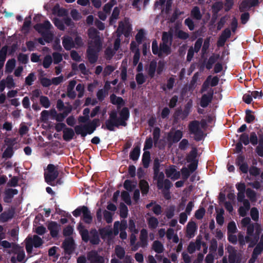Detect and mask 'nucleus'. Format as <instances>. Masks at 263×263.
<instances>
[{
    "label": "nucleus",
    "instance_id": "1",
    "mask_svg": "<svg viewBox=\"0 0 263 263\" xmlns=\"http://www.w3.org/2000/svg\"><path fill=\"white\" fill-rule=\"evenodd\" d=\"M160 161L158 158H156L153 162V171L154 180H157V186L159 190H161L164 187L165 190H168L172 186V183L168 179H164V174L162 172H160Z\"/></svg>",
    "mask_w": 263,
    "mask_h": 263
},
{
    "label": "nucleus",
    "instance_id": "2",
    "mask_svg": "<svg viewBox=\"0 0 263 263\" xmlns=\"http://www.w3.org/2000/svg\"><path fill=\"white\" fill-rule=\"evenodd\" d=\"M78 229L83 241L88 242L89 241L90 243L93 245H98L100 243L99 234L95 228L91 229L89 232L87 229H84V227L81 224H80Z\"/></svg>",
    "mask_w": 263,
    "mask_h": 263
},
{
    "label": "nucleus",
    "instance_id": "3",
    "mask_svg": "<svg viewBox=\"0 0 263 263\" xmlns=\"http://www.w3.org/2000/svg\"><path fill=\"white\" fill-rule=\"evenodd\" d=\"M171 45L170 44L160 43L159 47L156 39L152 41V50L153 53L157 55L159 58L163 56V54L168 55L172 52Z\"/></svg>",
    "mask_w": 263,
    "mask_h": 263
},
{
    "label": "nucleus",
    "instance_id": "4",
    "mask_svg": "<svg viewBox=\"0 0 263 263\" xmlns=\"http://www.w3.org/2000/svg\"><path fill=\"white\" fill-rule=\"evenodd\" d=\"M43 243V239L37 235H34L33 237H27L26 239L25 244V248L27 253H32L33 247L40 248Z\"/></svg>",
    "mask_w": 263,
    "mask_h": 263
},
{
    "label": "nucleus",
    "instance_id": "5",
    "mask_svg": "<svg viewBox=\"0 0 263 263\" xmlns=\"http://www.w3.org/2000/svg\"><path fill=\"white\" fill-rule=\"evenodd\" d=\"M47 172L44 173L45 181L48 184L54 186V181L59 175L58 168L54 165L49 164L47 165Z\"/></svg>",
    "mask_w": 263,
    "mask_h": 263
},
{
    "label": "nucleus",
    "instance_id": "6",
    "mask_svg": "<svg viewBox=\"0 0 263 263\" xmlns=\"http://www.w3.org/2000/svg\"><path fill=\"white\" fill-rule=\"evenodd\" d=\"M83 214L82 219L86 223L89 224L92 221V217L91 213L87 206L83 205L78 206L72 212L73 215L78 217Z\"/></svg>",
    "mask_w": 263,
    "mask_h": 263
},
{
    "label": "nucleus",
    "instance_id": "7",
    "mask_svg": "<svg viewBox=\"0 0 263 263\" xmlns=\"http://www.w3.org/2000/svg\"><path fill=\"white\" fill-rule=\"evenodd\" d=\"M189 129L191 134L194 135V139L200 141L203 139V132L200 128L198 121H191L189 125Z\"/></svg>",
    "mask_w": 263,
    "mask_h": 263
},
{
    "label": "nucleus",
    "instance_id": "8",
    "mask_svg": "<svg viewBox=\"0 0 263 263\" xmlns=\"http://www.w3.org/2000/svg\"><path fill=\"white\" fill-rule=\"evenodd\" d=\"M132 30L131 26L128 24H124L123 22L120 21L119 23L118 27L117 29V38L120 39L121 36L124 34L125 37H128L130 34Z\"/></svg>",
    "mask_w": 263,
    "mask_h": 263
},
{
    "label": "nucleus",
    "instance_id": "9",
    "mask_svg": "<svg viewBox=\"0 0 263 263\" xmlns=\"http://www.w3.org/2000/svg\"><path fill=\"white\" fill-rule=\"evenodd\" d=\"M74 242L72 237L66 238L62 243L65 255H70L74 250Z\"/></svg>",
    "mask_w": 263,
    "mask_h": 263
},
{
    "label": "nucleus",
    "instance_id": "10",
    "mask_svg": "<svg viewBox=\"0 0 263 263\" xmlns=\"http://www.w3.org/2000/svg\"><path fill=\"white\" fill-rule=\"evenodd\" d=\"M87 258L90 263H104V258L100 255L96 250H93L87 254Z\"/></svg>",
    "mask_w": 263,
    "mask_h": 263
},
{
    "label": "nucleus",
    "instance_id": "11",
    "mask_svg": "<svg viewBox=\"0 0 263 263\" xmlns=\"http://www.w3.org/2000/svg\"><path fill=\"white\" fill-rule=\"evenodd\" d=\"M183 137V133L181 130L178 129L174 133H168L167 140L171 145L173 143H178Z\"/></svg>",
    "mask_w": 263,
    "mask_h": 263
},
{
    "label": "nucleus",
    "instance_id": "12",
    "mask_svg": "<svg viewBox=\"0 0 263 263\" xmlns=\"http://www.w3.org/2000/svg\"><path fill=\"white\" fill-rule=\"evenodd\" d=\"M47 228L50 231L51 236L53 238H57L58 236L59 232L61 229V226L57 223V222L51 221L48 225Z\"/></svg>",
    "mask_w": 263,
    "mask_h": 263
},
{
    "label": "nucleus",
    "instance_id": "13",
    "mask_svg": "<svg viewBox=\"0 0 263 263\" xmlns=\"http://www.w3.org/2000/svg\"><path fill=\"white\" fill-rule=\"evenodd\" d=\"M99 50H96L94 47H88L86 50L87 58L90 64L95 63L98 59Z\"/></svg>",
    "mask_w": 263,
    "mask_h": 263
},
{
    "label": "nucleus",
    "instance_id": "14",
    "mask_svg": "<svg viewBox=\"0 0 263 263\" xmlns=\"http://www.w3.org/2000/svg\"><path fill=\"white\" fill-rule=\"evenodd\" d=\"M130 116L129 110L127 107H124L119 112V121H121V124L122 126H126L127 125L126 121L128 120Z\"/></svg>",
    "mask_w": 263,
    "mask_h": 263
},
{
    "label": "nucleus",
    "instance_id": "15",
    "mask_svg": "<svg viewBox=\"0 0 263 263\" xmlns=\"http://www.w3.org/2000/svg\"><path fill=\"white\" fill-rule=\"evenodd\" d=\"M213 95L214 92L212 90H211L206 94L203 95L200 102V106L203 108L206 107L212 102Z\"/></svg>",
    "mask_w": 263,
    "mask_h": 263
},
{
    "label": "nucleus",
    "instance_id": "16",
    "mask_svg": "<svg viewBox=\"0 0 263 263\" xmlns=\"http://www.w3.org/2000/svg\"><path fill=\"white\" fill-rule=\"evenodd\" d=\"M51 24L48 20L44 21L43 23H39L36 24L34 29L41 34L47 30H49L51 28Z\"/></svg>",
    "mask_w": 263,
    "mask_h": 263
},
{
    "label": "nucleus",
    "instance_id": "17",
    "mask_svg": "<svg viewBox=\"0 0 263 263\" xmlns=\"http://www.w3.org/2000/svg\"><path fill=\"white\" fill-rule=\"evenodd\" d=\"M62 44L66 50H70L71 48L76 47L73 40L71 36H66L62 39Z\"/></svg>",
    "mask_w": 263,
    "mask_h": 263
},
{
    "label": "nucleus",
    "instance_id": "18",
    "mask_svg": "<svg viewBox=\"0 0 263 263\" xmlns=\"http://www.w3.org/2000/svg\"><path fill=\"white\" fill-rule=\"evenodd\" d=\"M197 226L194 221L189 222L186 226V235L189 238H192L197 231Z\"/></svg>",
    "mask_w": 263,
    "mask_h": 263
},
{
    "label": "nucleus",
    "instance_id": "19",
    "mask_svg": "<svg viewBox=\"0 0 263 263\" xmlns=\"http://www.w3.org/2000/svg\"><path fill=\"white\" fill-rule=\"evenodd\" d=\"M110 101L111 104L117 105V109H119L121 106L125 104V101L121 97H117L114 93L110 96Z\"/></svg>",
    "mask_w": 263,
    "mask_h": 263
},
{
    "label": "nucleus",
    "instance_id": "20",
    "mask_svg": "<svg viewBox=\"0 0 263 263\" xmlns=\"http://www.w3.org/2000/svg\"><path fill=\"white\" fill-rule=\"evenodd\" d=\"M88 35L90 38L95 39L93 41L95 45L100 48L102 44L100 37L98 35L97 30L96 29H93L92 30L89 29Z\"/></svg>",
    "mask_w": 263,
    "mask_h": 263
},
{
    "label": "nucleus",
    "instance_id": "21",
    "mask_svg": "<svg viewBox=\"0 0 263 263\" xmlns=\"http://www.w3.org/2000/svg\"><path fill=\"white\" fill-rule=\"evenodd\" d=\"M140 247L145 248L148 244V232L145 229H142L140 231Z\"/></svg>",
    "mask_w": 263,
    "mask_h": 263
},
{
    "label": "nucleus",
    "instance_id": "22",
    "mask_svg": "<svg viewBox=\"0 0 263 263\" xmlns=\"http://www.w3.org/2000/svg\"><path fill=\"white\" fill-rule=\"evenodd\" d=\"M14 214L13 210H9L7 212H4L0 214V222H6L12 219Z\"/></svg>",
    "mask_w": 263,
    "mask_h": 263
},
{
    "label": "nucleus",
    "instance_id": "23",
    "mask_svg": "<svg viewBox=\"0 0 263 263\" xmlns=\"http://www.w3.org/2000/svg\"><path fill=\"white\" fill-rule=\"evenodd\" d=\"M18 194V191L16 189H8L5 191V197L4 198L5 202H9L14 195Z\"/></svg>",
    "mask_w": 263,
    "mask_h": 263
},
{
    "label": "nucleus",
    "instance_id": "24",
    "mask_svg": "<svg viewBox=\"0 0 263 263\" xmlns=\"http://www.w3.org/2000/svg\"><path fill=\"white\" fill-rule=\"evenodd\" d=\"M157 63L156 60H153L149 64L147 68V73L149 77L153 78L155 76L156 71H157Z\"/></svg>",
    "mask_w": 263,
    "mask_h": 263
},
{
    "label": "nucleus",
    "instance_id": "25",
    "mask_svg": "<svg viewBox=\"0 0 263 263\" xmlns=\"http://www.w3.org/2000/svg\"><path fill=\"white\" fill-rule=\"evenodd\" d=\"M173 40V32L169 31L168 32L164 31L162 35V43L170 44L172 45Z\"/></svg>",
    "mask_w": 263,
    "mask_h": 263
},
{
    "label": "nucleus",
    "instance_id": "26",
    "mask_svg": "<svg viewBox=\"0 0 263 263\" xmlns=\"http://www.w3.org/2000/svg\"><path fill=\"white\" fill-rule=\"evenodd\" d=\"M74 136V132L71 128L67 127L63 130V138L66 141H69L73 139Z\"/></svg>",
    "mask_w": 263,
    "mask_h": 263
},
{
    "label": "nucleus",
    "instance_id": "27",
    "mask_svg": "<svg viewBox=\"0 0 263 263\" xmlns=\"http://www.w3.org/2000/svg\"><path fill=\"white\" fill-rule=\"evenodd\" d=\"M152 249L158 254L162 253L164 250L163 245L159 240H155L153 242Z\"/></svg>",
    "mask_w": 263,
    "mask_h": 263
},
{
    "label": "nucleus",
    "instance_id": "28",
    "mask_svg": "<svg viewBox=\"0 0 263 263\" xmlns=\"http://www.w3.org/2000/svg\"><path fill=\"white\" fill-rule=\"evenodd\" d=\"M151 161V154L149 151H144L142 158V163L143 167L147 168L149 165Z\"/></svg>",
    "mask_w": 263,
    "mask_h": 263
},
{
    "label": "nucleus",
    "instance_id": "29",
    "mask_svg": "<svg viewBox=\"0 0 263 263\" xmlns=\"http://www.w3.org/2000/svg\"><path fill=\"white\" fill-rule=\"evenodd\" d=\"M99 234L103 239H105L107 237H110L112 234L111 229L107 228H102L99 229Z\"/></svg>",
    "mask_w": 263,
    "mask_h": 263
},
{
    "label": "nucleus",
    "instance_id": "30",
    "mask_svg": "<svg viewBox=\"0 0 263 263\" xmlns=\"http://www.w3.org/2000/svg\"><path fill=\"white\" fill-rule=\"evenodd\" d=\"M139 187L143 195H146L149 191V185L145 180H141L139 182Z\"/></svg>",
    "mask_w": 263,
    "mask_h": 263
},
{
    "label": "nucleus",
    "instance_id": "31",
    "mask_svg": "<svg viewBox=\"0 0 263 263\" xmlns=\"http://www.w3.org/2000/svg\"><path fill=\"white\" fill-rule=\"evenodd\" d=\"M140 148L139 146H135L130 152L129 158L133 161H137L140 156Z\"/></svg>",
    "mask_w": 263,
    "mask_h": 263
},
{
    "label": "nucleus",
    "instance_id": "32",
    "mask_svg": "<svg viewBox=\"0 0 263 263\" xmlns=\"http://www.w3.org/2000/svg\"><path fill=\"white\" fill-rule=\"evenodd\" d=\"M16 61L14 59H11L8 60L5 66V71L6 72L11 73L15 67Z\"/></svg>",
    "mask_w": 263,
    "mask_h": 263
},
{
    "label": "nucleus",
    "instance_id": "33",
    "mask_svg": "<svg viewBox=\"0 0 263 263\" xmlns=\"http://www.w3.org/2000/svg\"><path fill=\"white\" fill-rule=\"evenodd\" d=\"M114 120L109 119L106 120L105 123V125L103 124L102 125V128L107 129L109 131H115V125H116V124H114Z\"/></svg>",
    "mask_w": 263,
    "mask_h": 263
},
{
    "label": "nucleus",
    "instance_id": "34",
    "mask_svg": "<svg viewBox=\"0 0 263 263\" xmlns=\"http://www.w3.org/2000/svg\"><path fill=\"white\" fill-rule=\"evenodd\" d=\"M191 14L194 18L197 20H200L202 18V14L198 6H195L193 8L191 12Z\"/></svg>",
    "mask_w": 263,
    "mask_h": 263
},
{
    "label": "nucleus",
    "instance_id": "35",
    "mask_svg": "<svg viewBox=\"0 0 263 263\" xmlns=\"http://www.w3.org/2000/svg\"><path fill=\"white\" fill-rule=\"evenodd\" d=\"M256 152L259 156L263 157V135L259 136V144L256 148Z\"/></svg>",
    "mask_w": 263,
    "mask_h": 263
},
{
    "label": "nucleus",
    "instance_id": "36",
    "mask_svg": "<svg viewBox=\"0 0 263 263\" xmlns=\"http://www.w3.org/2000/svg\"><path fill=\"white\" fill-rule=\"evenodd\" d=\"M147 223L150 229H155L158 227L159 221L156 217L152 216L147 219Z\"/></svg>",
    "mask_w": 263,
    "mask_h": 263
},
{
    "label": "nucleus",
    "instance_id": "37",
    "mask_svg": "<svg viewBox=\"0 0 263 263\" xmlns=\"http://www.w3.org/2000/svg\"><path fill=\"white\" fill-rule=\"evenodd\" d=\"M136 182H134L130 180H125L123 186L124 188L128 192H132L136 187Z\"/></svg>",
    "mask_w": 263,
    "mask_h": 263
},
{
    "label": "nucleus",
    "instance_id": "38",
    "mask_svg": "<svg viewBox=\"0 0 263 263\" xmlns=\"http://www.w3.org/2000/svg\"><path fill=\"white\" fill-rule=\"evenodd\" d=\"M119 210L120 216L123 218H126L128 215V211L127 206L124 203L122 202L120 204Z\"/></svg>",
    "mask_w": 263,
    "mask_h": 263
},
{
    "label": "nucleus",
    "instance_id": "39",
    "mask_svg": "<svg viewBox=\"0 0 263 263\" xmlns=\"http://www.w3.org/2000/svg\"><path fill=\"white\" fill-rule=\"evenodd\" d=\"M197 156V151L196 148H194L192 149L186 157V160L187 162L198 161V160L196 159Z\"/></svg>",
    "mask_w": 263,
    "mask_h": 263
},
{
    "label": "nucleus",
    "instance_id": "40",
    "mask_svg": "<svg viewBox=\"0 0 263 263\" xmlns=\"http://www.w3.org/2000/svg\"><path fill=\"white\" fill-rule=\"evenodd\" d=\"M175 83V80L173 77H170L167 80L166 85L161 87L162 90L164 91H166V89L171 90L174 87Z\"/></svg>",
    "mask_w": 263,
    "mask_h": 263
},
{
    "label": "nucleus",
    "instance_id": "41",
    "mask_svg": "<svg viewBox=\"0 0 263 263\" xmlns=\"http://www.w3.org/2000/svg\"><path fill=\"white\" fill-rule=\"evenodd\" d=\"M8 46L5 45L0 50V62L5 63L8 53Z\"/></svg>",
    "mask_w": 263,
    "mask_h": 263
},
{
    "label": "nucleus",
    "instance_id": "42",
    "mask_svg": "<svg viewBox=\"0 0 263 263\" xmlns=\"http://www.w3.org/2000/svg\"><path fill=\"white\" fill-rule=\"evenodd\" d=\"M252 111L250 109H247L246 110L245 121L248 123L253 122L255 119V117L253 115H252Z\"/></svg>",
    "mask_w": 263,
    "mask_h": 263
},
{
    "label": "nucleus",
    "instance_id": "43",
    "mask_svg": "<svg viewBox=\"0 0 263 263\" xmlns=\"http://www.w3.org/2000/svg\"><path fill=\"white\" fill-rule=\"evenodd\" d=\"M115 253L119 259H123L125 256V252L124 248L120 246H117L115 248Z\"/></svg>",
    "mask_w": 263,
    "mask_h": 263
},
{
    "label": "nucleus",
    "instance_id": "44",
    "mask_svg": "<svg viewBox=\"0 0 263 263\" xmlns=\"http://www.w3.org/2000/svg\"><path fill=\"white\" fill-rule=\"evenodd\" d=\"M40 104L45 108H48L50 106V102L46 96H41L40 98Z\"/></svg>",
    "mask_w": 263,
    "mask_h": 263
},
{
    "label": "nucleus",
    "instance_id": "45",
    "mask_svg": "<svg viewBox=\"0 0 263 263\" xmlns=\"http://www.w3.org/2000/svg\"><path fill=\"white\" fill-rule=\"evenodd\" d=\"M263 251V245L258 243L254 249L252 255L258 257Z\"/></svg>",
    "mask_w": 263,
    "mask_h": 263
},
{
    "label": "nucleus",
    "instance_id": "46",
    "mask_svg": "<svg viewBox=\"0 0 263 263\" xmlns=\"http://www.w3.org/2000/svg\"><path fill=\"white\" fill-rule=\"evenodd\" d=\"M122 199L128 205H131L132 201L129 194L128 192L123 191L121 192Z\"/></svg>",
    "mask_w": 263,
    "mask_h": 263
},
{
    "label": "nucleus",
    "instance_id": "47",
    "mask_svg": "<svg viewBox=\"0 0 263 263\" xmlns=\"http://www.w3.org/2000/svg\"><path fill=\"white\" fill-rule=\"evenodd\" d=\"M120 14V9L118 7H116L114 8L111 15L109 18L110 24H111L115 20L118 18Z\"/></svg>",
    "mask_w": 263,
    "mask_h": 263
},
{
    "label": "nucleus",
    "instance_id": "48",
    "mask_svg": "<svg viewBox=\"0 0 263 263\" xmlns=\"http://www.w3.org/2000/svg\"><path fill=\"white\" fill-rule=\"evenodd\" d=\"M54 25L60 30L64 31L65 27L64 24L63 20H61L58 18H55L53 21Z\"/></svg>",
    "mask_w": 263,
    "mask_h": 263
},
{
    "label": "nucleus",
    "instance_id": "49",
    "mask_svg": "<svg viewBox=\"0 0 263 263\" xmlns=\"http://www.w3.org/2000/svg\"><path fill=\"white\" fill-rule=\"evenodd\" d=\"M191 106L189 105V103H187L184 106L183 110H182L181 119L182 120H185L189 116L190 112Z\"/></svg>",
    "mask_w": 263,
    "mask_h": 263
},
{
    "label": "nucleus",
    "instance_id": "50",
    "mask_svg": "<svg viewBox=\"0 0 263 263\" xmlns=\"http://www.w3.org/2000/svg\"><path fill=\"white\" fill-rule=\"evenodd\" d=\"M13 154V147L12 145L8 146L4 151L3 154V158H10Z\"/></svg>",
    "mask_w": 263,
    "mask_h": 263
},
{
    "label": "nucleus",
    "instance_id": "51",
    "mask_svg": "<svg viewBox=\"0 0 263 263\" xmlns=\"http://www.w3.org/2000/svg\"><path fill=\"white\" fill-rule=\"evenodd\" d=\"M251 7H250L249 1L248 0H243L239 5V9L240 12H242Z\"/></svg>",
    "mask_w": 263,
    "mask_h": 263
},
{
    "label": "nucleus",
    "instance_id": "52",
    "mask_svg": "<svg viewBox=\"0 0 263 263\" xmlns=\"http://www.w3.org/2000/svg\"><path fill=\"white\" fill-rule=\"evenodd\" d=\"M177 37L181 40H185L189 37V34L182 30H179L176 31Z\"/></svg>",
    "mask_w": 263,
    "mask_h": 263
},
{
    "label": "nucleus",
    "instance_id": "53",
    "mask_svg": "<svg viewBox=\"0 0 263 263\" xmlns=\"http://www.w3.org/2000/svg\"><path fill=\"white\" fill-rule=\"evenodd\" d=\"M52 62V59L50 55H46L43 61V66L45 68H48Z\"/></svg>",
    "mask_w": 263,
    "mask_h": 263
},
{
    "label": "nucleus",
    "instance_id": "54",
    "mask_svg": "<svg viewBox=\"0 0 263 263\" xmlns=\"http://www.w3.org/2000/svg\"><path fill=\"white\" fill-rule=\"evenodd\" d=\"M36 79L35 76L33 72L30 73L25 78V83L26 85L30 86Z\"/></svg>",
    "mask_w": 263,
    "mask_h": 263
},
{
    "label": "nucleus",
    "instance_id": "55",
    "mask_svg": "<svg viewBox=\"0 0 263 263\" xmlns=\"http://www.w3.org/2000/svg\"><path fill=\"white\" fill-rule=\"evenodd\" d=\"M239 140V142H241L242 144L243 143L245 145H247L250 143L249 137L247 133H243L240 135Z\"/></svg>",
    "mask_w": 263,
    "mask_h": 263
},
{
    "label": "nucleus",
    "instance_id": "56",
    "mask_svg": "<svg viewBox=\"0 0 263 263\" xmlns=\"http://www.w3.org/2000/svg\"><path fill=\"white\" fill-rule=\"evenodd\" d=\"M153 140L151 137H147L144 145L143 150L146 151L147 149H151L153 147Z\"/></svg>",
    "mask_w": 263,
    "mask_h": 263
},
{
    "label": "nucleus",
    "instance_id": "57",
    "mask_svg": "<svg viewBox=\"0 0 263 263\" xmlns=\"http://www.w3.org/2000/svg\"><path fill=\"white\" fill-rule=\"evenodd\" d=\"M128 229L130 232L135 234H138V230L136 229L135 220L132 219H130L128 221Z\"/></svg>",
    "mask_w": 263,
    "mask_h": 263
},
{
    "label": "nucleus",
    "instance_id": "58",
    "mask_svg": "<svg viewBox=\"0 0 263 263\" xmlns=\"http://www.w3.org/2000/svg\"><path fill=\"white\" fill-rule=\"evenodd\" d=\"M74 131L77 135H81L82 137L86 136L84 125H77L74 127Z\"/></svg>",
    "mask_w": 263,
    "mask_h": 263
},
{
    "label": "nucleus",
    "instance_id": "59",
    "mask_svg": "<svg viewBox=\"0 0 263 263\" xmlns=\"http://www.w3.org/2000/svg\"><path fill=\"white\" fill-rule=\"evenodd\" d=\"M175 205H170L166 211V216L168 219L172 218L175 214Z\"/></svg>",
    "mask_w": 263,
    "mask_h": 263
},
{
    "label": "nucleus",
    "instance_id": "60",
    "mask_svg": "<svg viewBox=\"0 0 263 263\" xmlns=\"http://www.w3.org/2000/svg\"><path fill=\"white\" fill-rule=\"evenodd\" d=\"M250 215L252 219L255 221H257L259 219V212L256 208H252L250 211Z\"/></svg>",
    "mask_w": 263,
    "mask_h": 263
},
{
    "label": "nucleus",
    "instance_id": "61",
    "mask_svg": "<svg viewBox=\"0 0 263 263\" xmlns=\"http://www.w3.org/2000/svg\"><path fill=\"white\" fill-rule=\"evenodd\" d=\"M205 213V210L204 208L201 207L198 210H197L195 213V217L197 219H201Z\"/></svg>",
    "mask_w": 263,
    "mask_h": 263
},
{
    "label": "nucleus",
    "instance_id": "62",
    "mask_svg": "<svg viewBox=\"0 0 263 263\" xmlns=\"http://www.w3.org/2000/svg\"><path fill=\"white\" fill-rule=\"evenodd\" d=\"M247 196L252 201H255L256 197V192L250 188L246 190Z\"/></svg>",
    "mask_w": 263,
    "mask_h": 263
},
{
    "label": "nucleus",
    "instance_id": "63",
    "mask_svg": "<svg viewBox=\"0 0 263 263\" xmlns=\"http://www.w3.org/2000/svg\"><path fill=\"white\" fill-rule=\"evenodd\" d=\"M236 231L237 227L235 222L234 221L230 222L228 225V234L235 233Z\"/></svg>",
    "mask_w": 263,
    "mask_h": 263
},
{
    "label": "nucleus",
    "instance_id": "64",
    "mask_svg": "<svg viewBox=\"0 0 263 263\" xmlns=\"http://www.w3.org/2000/svg\"><path fill=\"white\" fill-rule=\"evenodd\" d=\"M136 80L138 85H142L145 82L146 78L143 73H138L136 75Z\"/></svg>",
    "mask_w": 263,
    "mask_h": 263
}]
</instances>
